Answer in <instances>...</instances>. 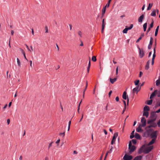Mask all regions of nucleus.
<instances>
[{
    "mask_svg": "<svg viewBox=\"0 0 160 160\" xmlns=\"http://www.w3.org/2000/svg\"><path fill=\"white\" fill-rule=\"evenodd\" d=\"M145 145H143L139 149L138 153L139 154L141 153L143 151L146 153H148L150 152L153 149V146H150L146 148L145 149Z\"/></svg>",
    "mask_w": 160,
    "mask_h": 160,
    "instance_id": "f257e3e1",
    "label": "nucleus"
},
{
    "mask_svg": "<svg viewBox=\"0 0 160 160\" xmlns=\"http://www.w3.org/2000/svg\"><path fill=\"white\" fill-rule=\"evenodd\" d=\"M142 124H140L142 126V127H145L146 125V120L144 117H142L141 120Z\"/></svg>",
    "mask_w": 160,
    "mask_h": 160,
    "instance_id": "f03ea898",
    "label": "nucleus"
},
{
    "mask_svg": "<svg viewBox=\"0 0 160 160\" xmlns=\"http://www.w3.org/2000/svg\"><path fill=\"white\" fill-rule=\"evenodd\" d=\"M133 27L132 24H131L130 27L128 28L127 26H126V28L123 30L122 32L123 33H127L128 31L129 30L131 29Z\"/></svg>",
    "mask_w": 160,
    "mask_h": 160,
    "instance_id": "7ed1b4c3",
    "label": "nucleus"
},
{
    "mask_svg": "<svg viewBox=\"0 0 160 160\" xmlns=\"http://www.w3.org/2000/svg\"><path fill=\"white\" fill-rule=\"evenodd\" d=\"M118 133L117 132H116L114 134L111 142L112 144H113V143H115L116 138L118 137Z\"/></svg>",
    "mask_w": 160,
    "mask_h": 160,
    "instance_id": "20e7f679",
    "label": "nucleus"
},
{
    "mask_svg": "<svg viewBox=\"0 0 160 160\" xmlns=\"http://www.w3.org/2000/svg\"><path fill=\"white\" fill-rule=\"evenodd\" d=\"M132 158V157L131 155L125 154L123 158L124 160H131Z\"/></svg>",
    "mask_w": 160,
    "mask_h": 160,
    "instance_id": "39448f33",
    "label": "nucleus"
},
{
    "mask_svg": "<svg viewBox=\"0 0 160 160\" xmlns=\"http://www.w3.org/2000/svg\"><path fill=\"white\" fill-rule=\"evenodd\" d=\"M156 50L155 49V48L153 50V54L152 56V64L153 65L154 63V60L155 58L156 57Z\"/></svg>",
    "mask_w": 160,
    "mask_h": 160,
    "instance_id": "423d86ee",
    "label": "nucleus"
},
{
    "mask_svg": "<svg viewBox=\"0 0 160 160\" xmlns=\"http://www.w3.org/2000/svg\"><path fill=\"white\" fill-rule=\"evenodd\" d=\"M142 126L141 125L138 126V128H136L137 132H143V130L142 129Z\"/></svg>",
    "mask_w": 160,
    "mask_h": 160,
    "instance_id": "0eeeda50",
    "label": "nucleus"
},
{
    "mask_svg": "<svg viewBox=\"0 0 160 160\" xmlns=\"http://www.w3.org/2000/svg\"><path fill=\"white\" fill-rule=\"evenodd\" d=\"M158 92V91L157 90H155L151 95L150 98V99H152V98H153L155 96L156 94H157Z\"/></svg>",
    "mask_w": 160,
    "mask_h": 160,
    "instance_id": "6e6552de",
    "label": "nucleus"
},
{
    "mask_svg": "<svg viewBox=\"0 0 160 160\" xmlns=\"http://www.w3.org/2000/svg\"><path fill=\"white\" fill-rule=\"evenodd\" d=\"M158 132L157 131H156L153 132H152L151 134V137L152 138H156L157 137V133Z\"/></svg>",
    "mask_w": 160,
    "mask_h": 160,
    "instance_id": "1a4fd4ad",
    "label": "nucleus"
},
{
    "mask_svg": "<svg viewBox=\"0 0 160 160\" xmlns=\"http://www.w3.org/2000/svg\"><path fill=\"white\" fill-rule=\"evenodd\" d=\"M140 90V88H139V86H138L133 89L132 90V92L133 93H135L136 92H138Z\"/></svg>",
    "mask_w": 160,
    "mask_h": 160,
    "instance_id": "9d476101",
    "label": "nucleus"
},
{
    "mask_svg": "<svg viewBox=\"0 0 160 160\" xmlns=\"http://www.w3.org/2000/svg\"><path fill=\"white\" fill-rule=\"evenodd\" d=\"M144 14L141 15L138 18V22H139L141 23L144 18Z\"/></svg>",
    "mask_w": 160,
    "mask_h": 160,
    "instance_id": "9b49d317",
    "label": "nucleus"
},
{
    "mask_svg": "<svg viewBox=\"0 0 160 160\" xmlns=\"http://www.w3.org/2000/svg\"><path fill=\"white\" fill-rule=\"evenodd\" d=\"M136 149V147L133 145L130 147V149H128L129 150V153L131 154L132 152H134Z\"/></svg>",
    "mask_w": 160,
    "mask_h": 160,
    "instance_id": "f8f14e48",
    "label": "nucleus"
},
{
    "mask_svg": "<svg viewBox=\"0 0 160 160\" xmlns=\"http://www.w3.org/2000/svg\"><path fill=\"white\" fill-rule=\"evenodd\" d=\"M156 118H152L150 120L148 121L147 123L148 124H151L152 123L154 122L156 120Z\"/></svg>",
    "mask_w": 160,
    "mask_h": 160,
    "instance_id": "ddd939ff",
    "label": "nucleus"
},
{
    "mask_svg": "<svg viewBox=\"0 0 160 160\" xmlns=\"http://www.w3.org/2000/svg\"><path fill=\"white\" fill-rule=\"evenodd\" d=\"M139 55L141 58H142L144 56V53L142 50H141L140 48H139Z\"/></svg>",
    "mask_w": 160,
    "mask_h": 160,
    "instance_id": "4468645a",
    "label": "nucleus"
},
{
    "mask_svg": "<svg viewBox=\"0 0 160 160\" xmlns=\"http://www.w3.org/2000/svg\"><path fill=\"white\" fill-rule=\"evenodd\" d=\"M127 98H128V97L127 95V93L125 91L123 93L122 98L126 100Z\"/></svg>",
    "mask_w": 160,
    "mask_h": 160,
    "instance_id": "2eb2a0df",
    "label": "nucleus"
},
{
    "mask_svg": "<svg viewBox=\"0 0 160 160\" xmlns=\"http://www.w3.org/2000/svg\"><path fill=\"white\" fill-rule=\"evenodd\" d=\"M150 62V60H148L145 66V69L148 70L149 68V65Z\"/></svg>",
    "mask_w": 160,
    "mask_h": 160,
    "instance_id": "dca6fc26",
    "label": "nucleus"
},
{
    "mask_svg": "<svg viewBox=\"0 0 160 160\" xmlns=\"http://www.w3.org/2000/svg\"><path fill=\"white\" fill-rule=\"evenodd\" d=\"M155 140H156V138H153L152 139L151 141L148 144V146H150L152 144H153L155 141Z\"/></svg>",
    "mask_w": 160,
    "mask_h": 160,
    "instance_id": "f3484780",
    "label": "nucleus"
},
{
    "mask_svg": "<svg viewBox=\"0 0 160 160\" xmlns=\"http://www.w3.org/2000/svg\"><path fill=\"white\" fill-rule=\"evenodd\" d=\"M142 156H139L135 157L133 160H141L142 159Z\"/></svg>",
    "mask_w": 160,
    "mask_h": 160,
    "instance_id": "a211bd4d",
    "label": "nucleus"
},
{
    "mask_svg": "<svg viewBox=\"0 0 160 160\" xmlns=\"http://www.w3.org/2000/svg\"><path fill=\"white\" fill-rule=\"evenodd\" d=\"M117 78H115L114 79L110 78V80L111 83L112 84L113 83L117 80Z\"/></svg>",
    "mask_w": 160,
    "mask_h": 160,
    "instance_id": "6ab92c4d",
    "label": "nucleus"
},
{
    "mask_svg": "<svg viewBox=\"0 0 160 160\" xmlns=\"http://www.w3.org/2000/svg\"><path fill=\"white\" fill-rule=\"evenodd\" d=\"M144 111H147L148 112V111H149L150 110L148 106H146L144 108Z\"/></svg>",
    "mask_w": 160,
    "mask_h": 160,
    "instance_id": "aec40b11",
    "label": "nucleus"
},
{
    "mask_svg": "<svg viewBox=\"0 0 160 160\" xmlns=\"http://www.w3.org/2000/svg\"><path fill=\"white\" fill-rule=\"evenodd\" d=\"M153 5V3H149L148 4V6L147 8V10H149L151 9L152 8V5Z\"/></svg>",
    "mask_w": 160,
    "mask_h": 160,
    "instance_id": "412c9836",
    "label": "nucleus"
},
{
    "mask_svg": "<svg viewBox=\"0 0 160 160\" xmlns=\"http://www.w3.org/2000/svg\"><path fill=\"white\" fill-rule=\"evenodd\" d=\"M106 8H107V7H106V6H105V7H104V8H102V17L104 15L106 9Z\"/></svg>",
    "mask_w": 160,
    "mask_h": 160,
    "instance_id": "4be33fe9",
    "label": "nucleus"
},
{
    "mask_svg": "<svg viewBox=\"0 0 160 160\" xmlns=\"http://www.w3.org/2000/svg\"><path fill=\"white\" fill-rule=\"evenodd\" d=\"M135 138L137 139H140L141 138L140 136V135L137 133H136L135 134Z\"/></svg>",
    "mask_w": 160,
    "mask_h": 160,
    "instance_id": "5701e85b",
    "label": "nucleus"
},
{
    "mask_svg": "<svg viewBox=\"0 0 160 160\" xmlns=\"http://www.w3.org/2000/svg\"><path fill=\"white\" fill-rule=\"evenodd\" d=\"M147 22L145 23L143 25V30L144 32L146 30L147 28Z\"/></svg>",
    "mask_w": 160,
    "mask_h": 160,
    "instance_id": "b1692460",
    "label": "nucleus"
},
{
    "mask_svg": "<svg viewBox=\"0 0 160 160\" xmlns=\"http://www.w3.org/2000/svg\"><path fill=\"white\" fill-rule=\"evenodd\" d=\"M149 115V113L147 111H144L143 113V116L146 117L148 118Z\"/></svg>",
    "mask_w": 160,
    "mask_h": 160,
    "instance_id": "393cba45",
    "label": "nucleus"
},
{
    "mask_svg": "<svg viewBox=\"0 0 160 160\" xmlns=\"http://www.w3.org/2000/svg\"><path fill=\"white\" fill-rule=\"evenodd\" d=\"M134 132H135V130H133L131 133V135H130V138L131 139H132V138H133L134 137Z\"/></svg>",
    "mask_w": 160,
    "mask_h": 160,
    "instance_id": "a878e982",
    "label": "nucleus"
},
{
    "mask_svg": "<svg viewBox=\"0 0 160 160\" xmlns=\"http://www.w3.org/2000/svg\"><path fill=\"white\" fill-rule=\"evenodd\" d=\"M156 12L155 10H153L152 11V12L151 13V16L153 17H155L156 16Z\"/></svg>",
    "mask_w": 160,
    "mask_h": 160,
    "instance_id": "bb28decb",
    "label": "nucleus"
},
{
    "mask_svg": "<svg viewBox=\"0 0 160 160\" xmlns=\"http://www.w3.org/2000/svg\"><path fill=\"white\" fill-rule=\"evenodd\" d=\"M152 99L147 101V104L149 105H151L152 104Z\"/></svg>",
    "mask_w": 160,
    "mask_h": 160,
    "instance_id": "cd10ccee",
    "label": "nucleus"
},
{
    "mask_svg": "<svg viewBox=\"0 0 160 160\" xmlns=\"http://www.w3.org/2000/svg\"><path fill=\"white\" fill-rule=\"evenodd\" d=\"M160 84V79H159L156 81V85L158 86Z\"/></svg>",
    "mask_w": 160,
    "mask_h": 160,
    "instance_id": "c85d7f7f",
    "label": "nucleus"
},
{
    "mask_svg": "<svg viewBox=\"0 0 160 160\" xmlns=\"http://www.w3.org/2000/svg\"><path fill=\"white\" fill-rule=\"evenodd\" d=\"M151 117L152 118H156V114L154 112H153L151 114Z\"/></svg>",
    "mask_w": 160,
    "mask_h": 160,
    "instance_id": "c756f323",
    "label": "nucleus"
},
{
    "mask_svg": "<svg viewBox=\"0 0 160 160\" xmlns=\"http://www.w3.org/2000/svg\"><path fill=\"white\" fill-rule=\"evenodd\" d=\"M92 60L93 62H96L97 60L96 57L95 56H93L92 58Z\"/></svg>",
    "mask_w": 160,
    "mask_h": 160,
    "instance_id": "7c9ffc66",
    "label": "nucleus"
},
{
    "mask_svg": "<svg viewBox=\"0 0 160 160\" xmlns=\"http://www.w3.org/2000/svg\"><path fill=\"white\" fill-rule=\"evenodd\" d=\"M17 62L18 65V66L20 67L21 66V63L19 59L18 58H17Z\"/></svg>",
    "mask_w": 160,
    "mask_h": 160,
    "instance_id": "2f4dec72",
    "label": "nucleus"
},
{
    "mask_svg": "<svg viewBox=\"0 0 160 160\" xmlns=\"http://www.w3.org/2000/svg\"><path fill=\"white\" fill-rule=\"evenodd\" d=\"M112 0H109L108 2V3L106 4V7H107V8H108L110 5V3L111 2Z\"/></svg>",
    "mask_w": 160,
    "mask_h": 160,
    "instance_id": "473e14b6",
    "label": "nucleus"
},
{
    "mask_svg": "<svg viewBox=\"0 0 160 160\" xmlns=\"http://www.w3.org/2000/svg\"><path fill=\"white\" fill-rule=\"evenodd\" d=\"M151 125L152 127L155 128L157 126V124L154 122L151 123Z\"/></svg>",
    "mask_w": 160,
    "mask_h": 160,
    "instance_id": "72a5a7b5",
    "label": "nucleus"
},
{
    "mask_svg": "<svg viewBox=\"0 0 160 160\" xmlns=\"http://www.w3.org/2000/svg\"><path fill=\"white\" fill-rule=\"evenodd\" d=\"M105 19L104 18L102 21V26H105L106 23L104 22Z\"/></svg>",
    "mask_w": 160,
    "mask_h": 160,
    "instance_id": "f704fd0d",
    "label": "nucleus"
},
{
    "mask_svg": "<svg viewBox=\"0 0 160 160\" xmlns=\"http://www.w3.org/2000/svg\"><path fill=\"white\" fill-rule=\"evenodd\" d=\"M134 82H135V84L136 85H138L139 82V80H137L135 81Z\"/></svg>",
    "mask_w": 160,
    "mask_h": 160,
    "instance_id": "c9c22d12",
    "label": "nucleus"
},
{
    "mask_svg": "<svg viewBox=\"0 0 160 160\" xmlns=\"http://www.w3.org/2000/svg\"><path fill=\"white\" fill-rule=\"evenodd\" d=\"M132 146V144L131 141H130L128 145V149H130V147Z\"/></svg>",
    "mask_w": 160,
    "mask_h": 160,
    "instance_id": "e433bc0d",
    "label": "nucleus"
},
{
    "mask_svg": "<svg viewBox=\"0 0 160 160\" xmlns=\"http://www.w3.org/2000/svg\"><path fill=\"white\" fill-rule=\"evenodd\" d=\"M153 39L151 37L150 38V41L149 44H152Z\"/></svg>",
    "mask_w": 160,
    "mask_h": 160,
    "instance_id": "4c0bfd02",
    "label": "nucleus"
},
{
    "mask_svg": "<svg viewBox=\"0 0 160 160\" xmlns=\"http://www.w3.org/2000/svg\"><path fill=\"white\" fill-rule=\"evenodd\" d=\"M153 23H154V22H153V21L151 23L150 26H149V27H150V28H152L153 27Z\"/></svg>",
    "mask_w": 160,
    "mask_h": 160,
    "instance_id": "58836bf2",
    "label": "nucleus"
},
{
    "mask_svg": "<svg viewBox=\"0 0 160 160\" xmlns=\"http://www.w3.org/2000/svg\"><path fill=\"white\" fill-rule=\"evenodd\" d=\"M59 135L61 136H62L63 137H64L65 136V132H64L63 133H60L59 134Z\"/></svg>",
    "mask_w": 160,
    "mask_h": 160,
    "instance_id": "ea45409f",
    "label": "nucleus"
},
{
    "mask_svg": "<svg viewBox=\"0 0 160 160\" xmlns=\"http://www.w3.org/2000/svg\"><path fill=\"white\" fill-rule=\"evenodd\" d=\"M45 32L46 33H48V28L47 26H46L45 27Z\"/></svg>",
    "mask_w": 160,
    "mask_h": 160,
    "instance_id": "a19ab883",
    "label": "nucleus"
},
{
    "mask_svg": "<svg viewBox=\"0 0 160 160\" xmlns=\"http://www.w3.org/2000/svg\"><path fill=\"white\" fill-rule=\"evenodd\" d=\"M132 143L134 144H135L137 142H136V140H135V139H132Z\"/></svg>",
    "mask_w": 160,
    "mask_h": 160,
    "instance_id": "79ce46f5",
    "label": "nucleus"
},
{
    "mask_svg": "<svg viewBox=\"0 0 160 160\" xmlns=\"http://www.w3.org/2000/svg\"><path fill=\"white\" fill-rule=\"evenodd\" d=\"M112 146L111 148H110V150L107 152L108 153H111L112 152Z\"/></svg>",
    "mask_w": 160,
    "mask_h": 160,
    "instance_id": "37998d69",
    "label": "nucleus"
},
{
    "mask_svg": "<svg viewBox=\"0 0 160 160\" xmlns=\"http://www.w3.org/2000/svg\"><path fill=\"white\" fill-rule=\"evenodd\" d=\"M158 31V30H157V29H156L155 32V36H157Z\"/></svg>",
    "mask_w": 160,
    "mask_h": 160,
    "instance_id": "c03bdc74",
    "label": "nucleus"
},
{
    "mask_svg": "<svg viewBox=\"0 0 160 160\" xmlns=\"http://www.w3.org/2000/svg\"><path fill=\"white\" fill-rule=\"evenodd\" d=\"M78 35L80 36V37H82V33L81 31H79L78 32Z\"/></svg>",
    "mask_w": 160,
    "mask_h": 160,
    "instance_id": "a18cd8bd",
    "label": "nucleus"
},
{
    "mask_svg": "<svg viewBox=\"0 0 160 160\" xmlns=\"http://www.w3.org/2000/svg\"><path fill=\"white\" fill-rule=\"evenodd\" d=\"M123 102L124 104V108H126V102L124 100H123Z\"/></svg>",
    "mask_w": 160,
    "mask_h": 160,
    "instance_id": "49530a36",
    "label": "nucleus"
},
{
    "mask_svg": "<svg viewBox=\"0 0 160 160\" xmlns=\"http://www.w3.org/2000/svg\"><path fill=\"white\" fill-rule=\"evenodd\" d=\"M152 45V44H149L148 46V48L149 49H150L151 48Z\"/></svg>",
    "mask_w": 160,
    "mask_h": 160,
    "instance_id": "de8ad7c7",
    "label": "nucleus"
},
{
    "mask_svg": "<svg viewBox=\"0 0 160 160\" xmlns=\"http://www.w3.org/2000/svg\"><path fill=\"white\" fill-rule=\"evenodd\" d=\"M157 96L158 97H160V90L157 92Z\"/></svg>",
    "mask_w": 160,
    "mask_h": 160,
    "instance_id": "09e8293b",
    "label": "nucleus"
},
{
    "mask_svg": "<svg viewBox=\"0 0 160 160\" xmlns=\"http://www.w3.org/2000/svg\"><path fill=\"white\" fill-rule=\"evenodd\" d=\"M142 39L141 37H139L136 41V42H138Z\"/></svg>",
    "mask_w": 160,
    "mask_h": 160,
    "instance_id": "8fccbe9b",
    "label": "nucleus"
},
{
    "mask_svg": "<svg viewBox=\"0 0 160 160\" xmlns=\"http://www.w3.org/2000/svg\"><path fill=\"white\" fill-rule=\"evenodd\" d=\"M152 127V125H149L148 126H147L146 127V128L147 129H148V128H151Z\"/></svg>",
    "mask_w": 160,
    "mask_h": 160,
    "instance_id": "3c124183",
    "label": "nucleus"
},
{
    "mask_svg": "<svg viewBox=\"0 0 160 160\" xmlns=\"http://www.w3.org/2000/svg\"><path fill=\"white\" fill-rule=\"evenodd\" d=\"M118 66L116 69V75H117L118 74Z\"/></svg>",
    "mask_w": 160,
    "mask_h": 160,
    "instance_id": "603ef678",
    "label": "nucleus"
},
{
    "mask_svg": "<svg viewBox=\"0 0 160 160\" xmlns=\"http://www.w3.org/2000/svg\"><path fill=\"white\" fill-rule=\"evenodd\" d=\"M115 100L117 102H118L119 101V98L118 97H117L116 98Z\"/></svg>",
    "mask_w": 160,
    "mask_h": 160,
    "instance_id": "864d4df0",
    "label": "nucleus"
},
{
    "mask_svg": "<svg viewBox=\"0 0 160 160\" xmlns=\"http://www.w3.org/2000/svg\"><path fill=\"white\" fill-rule=\"evenodd\" d=\"M90 68V67H88H88L87 68V71L88 73H89V72Z\"/></svg>",
    "mask_w": 160,
    "mask_h": 160,
    "instance_id": "5fc2aeb1",
    "label": "nucleus"
},
{
    "mask_svg": "<svg viewBox=\"0 0 160 160\" xmlns=\"http://www.w3.org/2000/svg\"><path fill=\"white\" fill-rule=\"evenodd\" d=\"M156 41L155 40V44L154 45L153 49L155 48V49L156 50Z\"/></svg>",
    "mask_w": 160,
    "mask_h": 160,
    "instance_id": "6e6d98bb",
    "label": "nucleus"
},
{
    "mask_svg": "<svg viewBox=\"0 0 160 160\" xmlns=\"http://www.w3.org/2000/svg\"><path fill=\"white\" fill-rule=\"evenodd\" d=\"M10 120L9 119H8L7 120V122L8 125H9L10 124Z\"/></svg>",
    "mask_w": 160,
    "mask_h": 160,
    "instance_id": "4d7b16f0",
    "label": "nucleus"
},
{
    "mask_svg": "<svg viewBox=\"0 0 160 160\" xmlns=\"http://www.w3.org/2000/svg\"><path fill=\"white\" fill-rule=\"evenodd\" d=\"M26 48H27V49L28 50H29L30 52H31V50L29 49V47L27 45H26Z\"/></svg>",
    "mask_w": 160,
    "mask_h": 160,
    "instance_id": "13d9d810",
    "label": "nucleus"
},
{
    "mask_svg": "<svg viewBox=\"0 0 160 160\" xmlns=\"http://www.w3.org/2000/svg\"><path fill=\"white\" fill-rule=\"evenodd\" d=\"M157 124L158 125V127H160V119L159 121L158 122Z\"/></svg>",
    "mask_w": 160,
    "mask_h": 160,
    "instance_id": "bf43d9fd",
    "label": "nucleus"
},
{
    "mask_svg": "<svg viewBox=\"0 0 160 160\" xmlns=\"http://www.w3.org/2000/svg\"><path fill=\"white\" fill-rule=\"evenodd\" d=\"M60 139H58V140H57V141L56 142V143H57V144H58V143H59V142H60Z\"/></svg>",
    "mask_w": 160,
    "mask_h": 160,
    "instance_id": "052dcab7",
    "label": "nucleus"
},
{
    "mask_svg": "<svg viewBox=\"0 0 160 160\" xmlns=\"http://www.w3.org/2000/svg\"><path fill=\"white\" fill-rule=\"evenodd\" d=\"M103 132L105 134V135H107V131L105 129H103Z\"/></svg>",
    "mask_w": 160,
    "mask_h": 160,
    "instance_id": "680f3d73",
    "label": "nucleus"
},
{
    "mask_svg": "<svg viewBox=\"0 0 160 160\" xmlns=\"http://www.w3.org/2000/svg\"><path fill=\"white\" fill-rule=\"evenodd\" d=\"M20 50H21V52L23 54L25 53V52L22 49L20 48Z\"/></svg>",
    "mask_w": 160,
    "mask_h": 160,
    "instance_id": "e2e57ef3",
    "label": "nucleus"
},
{
    "mask_svg": "<svg viewBox=\"0 0 160 160\" xmlns=\"http://www.w3.org/2000/svg\"><path fill=\"white\" fill-rule=\"evenodd\" d=\"M142 74H143L142 72L141 71L140 72V73H139V77H141V76L142 75Z\"/></svg>",
    "mask_w": 160,
    "mask_h": 160,
    "instance_id": "0e129e2a",
    "label": "nucleus"
},
{
    "mask_svg": "<svg viewBox=\"0 0 160 160\" xmlns=\"http://www.w3.org/2000/svg\"><path fill=\"white\" fill-rule=\"evenodd\" d=\"M151 28H150V27H149L148 28V29L147 31V32H148L150 31V30Z\"/></svg>",
    "mask_w": 160,
    "mask_h": 160,
    "instance_id": "69168bd1",
    "label": "nucleus"
},
{
    "mask_svg": "<svg viewBox=\"0 0 160 160\" xmlns=\"http://www.w3.org/2000/svg\"><path fill=\"white\" fill-rule=\"evenodd\" d=\"M53 142H51L50 144H49L48 146V148H49L50 147H51L52 146V143Z\"/></svg>",
    "mask_w": 160,
    "mask_h": 160,
    "instance_id": "338daca9",
    "label": "nucleus"
},
{
    "mask_svg": "<svg viewBox=\"0 0 160 160\" xmlns=\"http://www.w3.org/2000/svg\"><path fill=\"white\" fill-rule=\"evenodd\" d=\"M160 112V108L156 112L157 113H159Z\"/></svg>",
    "mask_w": 160,
    "mask_h": 160,
    "instance_id": "774afa93",
    "label": "nucleus"
}]
</instances>
